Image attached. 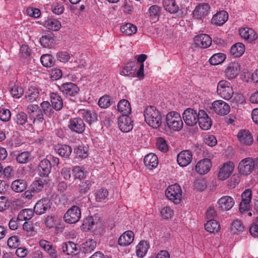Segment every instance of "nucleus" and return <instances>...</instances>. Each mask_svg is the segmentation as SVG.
Here are the masks:
<instances>
[{
  "label": "nucleus",
  "instance_id": "2f4dec72",
  "mask_svg": "<svg viewBox=\"0 0 258 258\" xmlns=\"http://www.w3.org/2000/svg\"><path fill=\"white\" fill-rule=\"evenodd\" d=\"M51 105L54 109L56 111L60 110L63 107V101L60 96L56 93L50 94Z\"/></svg>",
  "mask_w": 258,
  "mask_h": 258
},
{
  "label": "nucleus",
  "instance_id": "c85d7f7f",
  "mask_svg": "<svg viewBox=\"0 0 258 258\" xmlns=\"http://www.w3.org/2000/svg\"><path fill=\"white\" fill-rule=\"evenodd\" d=\"M117 109L118 111L122 114V115H127L132 111L131 104L126 99H122L118 102Z\"/></svg>",
  "mask_w": 258,
  "mask_h": 258
},
{
  "label": "nucleus",
  "instance_id": "a19ab883",
  "mask_svg": "<svg viewBox=\"0 0 258 258\" xmlns=\"http://www.w3.org/2000/svg\"><path fill=\"white\" fill-rule=\"evenodd\" d=\"M120 30L126 35H132L136 33L137 28L135 25L128 23L121 26Z\"/></svg>",
  "mask_w": 258,
  "mask_h": 258
},
{
  "label": "nucleus",
  "instance_id": "e2e57ef3",
  "mask_svg": "<svg viewBox=\"0 0 258 258\" xmlns=\"http://www.w3.org/2000/svg\"><path fill=\"white\" fill-rule=\"evenodd\" d=\"M20 240L16 235L11 236L7 241V245L11 248H16L19 245Z\"/></svg>",
  "mask_w": 258,
  "mask_h": 258
},
{
  "label": "nucleus",
  "instance_id": "3c124183",
  "mask_svg": "<svg viewBox=\"0 0 258 258\" xmlns=\"http://www.w3.org/2000/svg\"><path fill=\"white\" fill-rule=\"evenodd\" d=\"M98 104L101 108H106L111 104V98L109 95H105L100 98Z\"/></svg>",
  "mask_w": 258,
  "mask_h": 258
},
{
  "label": "nucleus",
  "instance_id": "4d7b16f0",
  "mask_svg": "<svg viewBox=\"0 0 258 258\" xmlns=\"http://www.w3.org/2000/svg\"><path fill=\"white\" fill-rule=\"evenodd\" d=\"M74 153L81 158H85L88 156L87 148L81 145H79L74 149Z\"/></svg>",
  "mask_w": 258,
  "mask_h": 258
},
{
  "label": "nucleus",
  "instance_id": "bf43d9fd",
  "mask_svg": "<svg viewBox=\"0 0 258 258\" xmlns=\"http://www.w3.org/2000/svg\"><path fill=\"white\" fill-rule=\"evenodd\" d=\"M52 12L57 15L62 14L64 10L63 5L58 2H54L51 5Z\"/></svg>",
  "mask_w": 258,
  "mask_h": 258
},
{
  "label": "nucleus",
  "instance_id": "c9c22d12",
  "mask_svg": "<svg viewBox=\"0 0 258 258\" xmlns=\"http://www.w3.org/2000/svg\"><path fill=\"white\" fill-rule=\"evenodd\" d=\"M163 5L165 10L171 14H175L179 10L175 0H164Z\"/></svg>",
  "mask_w": 258,
  "mask_h": 258
},
{
  "label": "nucleus",
  "instance_id": "6e6d98bb",
  "mask_svg": "<svg viewBox=\"0 0 258 258\" xmlns=\"http://www.w3.org/2000/svg\"><path fill=\"white\" fill-rule=\"evenodd\" d=\"M156 146L158 150L163 152H166L168 150L166 142L162 137H159L157 139Z\"/></svg>",
  "mask_w": 258,
  "mask_h": 258
},
{
  "label": "nucleus",
  "instance_id": "393cba45",
  "mask_svg": "<svg viewBox=\"0 0 258 258\" xmlns=\"http://www.w3.org/2000/svg\"><path fill=\"white\" fill-rule=\"evenodd\" d=\"M134 238V234L132 231L124 232L119 238L118 243L121 246H126L131 244Z\"/></svg>",
  "mask_w": 258,
  "mask_h": 258
},
{
  "label": "nucleus",
  "instance_id": "a878e982",
  "mask_svg": "<svg viewBox=\"0 0 258 258\" xmlns=\"http://www.w3.org/2000/svg\"><path fill=\"white\" fill-rule=\"evenodd\" d=\"M144 163L146 167L148 169L152 170L156 168L158 165V157L154 154H149L145 157L144 159Z\"/></svg>",
  "mask_w": 258,
  "mask_h": 258
},
{
  "label": "nucleus",
  "instance_id": "13d9d810",
  "mask_svg": "<svg viewBox=\"0 0 258 258\" xmlns=\"http://www.w3.org/2000/svg\"><path fill=\"white\" fill-rule=\"evenodd\" d=\"M91 182L90 180H83L79 184V192L83 195L86 193L90 188Z\"/></svg>",
  "mask_w": 258,
  "mask_h": 258
},
{
  "label": "nucleus",
  "instance_id": "8fccbe9b",
  "mask_svg": "<svg viewBox=\"0 0 258 258\" xmlns=\"http://www.w3.org/2000/svg\"><path fill=\"white\" fill-rule=\"evenodd\" d=\"M108 196V191L106 188H101L98 189L96 194V200L98 202H101L106 200Z\"/></svg>",
  "mask_w": 258,
  "mask_h": 258
},
{
  "label": "nucleus",
  "instance_id": "72a5a7b5",
  "mask_svg": "<svg viewBox=\"0 0 258 258\" xmlns=\"http://www.w3.org/2000/svg\"><path fill=\"white\" fill-rule=\"evenodd\" d=\"M27 185V182L25 180L19 179L13 181L11 188L15 192H21L26 189Z\"/></svg>",
  "mask_w": 258,
  "mask_h": 258
},
{
  "label": "nucleus",
  "instance_id": "f704fd0d",
  "mask_svg": "<svg viewBox=\"0 0 258 258\" xmlns=\"http://www.w3.org/2000/svg\"><path fill=\"white\" fill-rule=\"evenodd\" d=\"M245 51V46L242 43H236L233 44L230 49V53L236 57H240Z\"/></svg>",
  "mask_w": 258,
  "mask_h": 258
},
{
  "label": "nucleus",
  "instance_id": "7c9ffc66",
  "mask_svg": "<svg viewBox=\"0 0 258 258\" xmlns=\"http://www.w3.org/2000/svg\"><path fill=\"white\" fill-rule=\"evenodd\" d=\"M81 115L82 117L89 124L95 122L97 120L98 115L94 110H83Z\"/></svg>",
  "mask_w": 258,
  "mask_h": 258
},
{
  "label": "nucleus",
  "instance_id": "1a4fd4ad",
  "mask_svg": "<svg viewBox=\"0 0 258 258\" xmlns=\"http://www.w3.org/2000/svg\"><path fill=\"white\" fill-rule=\"evenodd\" d=\"M199 112L192 108H188L186 109L183 114L182 118L185 123L189 126L195 125L198 120Z\"/></svg>",
  "mask_w": 258,
  "mask_h": 258
},
{
  "label": "nucleus",
  "instance_id": "09e8293b",
  "mask_svg": "<svg viewBox=\"0 0 258 258\" xmlns=\"http://www.w3.org/2000/svg\"><path fill=\"white\" fill-rule=\"evenodd\" d=\"M23 229L28 237L33 236L36 234L34 227L30 222H25L23 225Z\"/></svg>",
  "mask_w": 258,
  "mask_h": 258
},
{
  "label": "nucleus",
  "instance_id": "a211bd4d",
  "mask_svg": "<svg viewBox=\"0 0 258 258\" xmlns=\"http://www.w3.org/2000/svg\"><path fill=\"white\" fill-rule=\"evenodd\" d=\"M211 7L207 3H202L198 5L193 12V16L197 19H201L207 16Z\"/></svg>",
  "mask_w": 258,
  "mask_h": 258
},
{
  "label": "nucleus",
  "instance_id": "603ef678",
  "mask_svg": "<svg viewBox=\"0 0 258 258\" xmlns=\"http://www.w3.org/2000/svg\"><path fill=\"white\" fill-rule=\"evenodd\" d=\"M44 187V182L41 179L34 180L31 184L30 188L31 191L38 192L42 190Z\"/></svg>",
  "mask_w": 258,
  "mask_h": 258
},
{
  "label": "nucleus",
  "instance_id": "7ed1b4c3",
  "mask_svg": "<svg viewBox=\"0 0 258 258\" xmlns=\"http://www.w3.org/2000/svg\"><path fill=\"white\" fill-rule=\"evenodd\" d=\"M166 124L174 131H179L183 127V121L180 114L175 111L168 112L166 115Z\"/></svg>",
  "mask_w": 258,
  "mask_h": 258
},
{
  "label": "nucleus",
  "instance_id": "2eb2a0df",
  "mask_svg": "<svg viewBox=\"0 0 258 258\" xmlns=\"http://www.w3.org/2000/svg\"><path fill=\"white\" fill-rule=\"evenodd\" d=\"M234 168L233 162L229 161L225 163L219 171L218 178L222 180L227 179L233 172Z\"/></svg>",
  "mask_w": 258,
  "mask_h": 258
},
{
  "label": "nucleus",
  "instance_id": "4be33fe9",
  "mask_svg": "<svg viewBox=\"0 0 258 258\" xmlns=\"http://www.w3.org/2000/svg\"><path fill=\"white\" fill-rule=\"evenodd\" d=\"M239 35L241 38L253 41L257 38V35L254 30L248 27L242 28L239 29Z\"/></svg>",
  "mask_w": 258,
  "mask_h": 258
},
{
  "label": "nucleus",
  "instance_id": "dca6fc26",
  "mask_svg": "<svg viewBox=\"0 0 258 258\" xmlns=\"http://www.w3.org/2000/svg\"><path fill=\"white\" fill-rule=\"evenodd\" d=\"M59 89L63 94L71 96L76 95L80 90L77 85L71 82L62 84L59 87Z\"/></svg>",
  "mask_w": 258,
  "mask_h": 258
},
{
  "label": "nucleus",
  "instance_id": "79ce46f5",
  "mask_svg": "<svg viewBox=\"0 0 258 258\" xmlns=\"http://www.w3.org/2000/svg\"><path fill=\"white\" fill-rule=\"evenodd\" d=\"M33 215V212L30 209L22 210L18 215V219L20 221H27L31 219Z\"/></svg>",
  "mask_w": 258,
  "mask_h": 258
},
{
  "label": "nucleus",
  "instance_id": "a18cd8bd",
  "mask_svg": "<svg viewBox=\"0 0 258 258\" xmlns=\"http://www.w3.org/2000/svg\"><path fill=\"white\" fill-rule=\"evenodd\" d=\"M40 107L43 114L50 116L54 113L53 107L48 101H43L40 104Z\"/></svg>",
  "mask_w": 258,
  "mask_h": 258
},
{
  "label": "nucleus",
  "instance_id": "f8f14e48",
  "mask_svg": "<svg viewBox=\"0 0 258 258\" xmlns=\"http://www.w3.org/2000/svg\"><path fill=\"white\" fill-rule=\"evenodd\" d=\"M240 71V67L238 62H231L225 70V77L229 80L234 79L237 77Z\"/></svg>",
  "mask_w": 258,
  "mask_h": 258
},
{
  "label": "nucleus",
  "instance_id": "774afa93",
  "mask_svg": "<svg viewBox=\"0 0 258 258\" xmlns=\"http://www.w3.org/2000/svg\"><path fill=\"white\" fill-rule=\"evenodd\" d=\"M161 216L165 219L170 218L173 215V210L169 207H165L160 212Z\"/></svg>",
  "mask_w": 258,
  "mask_h": 258
},
{
  "label": "nucleus",
  "instance_id": "b1692460",
  "mask_svg": "<svg viewBox=\"0 0 258 258\" xmlns=\"http://www.w3.org/2000/svg\"><path fill=\"white\" fill-rule=\"evenodd\" d=\"M218 203L222 210L228 211L233 207L235 202L232 198L225 196L221 197Z\"/></svg>",
  "mask_w": 258,
  "mask_h": 258
},
{
  "label": "nucleus",
  "instance_id": "c756f323",
  "mask_svg": "<svg viewBox=\"0 0 258 258\" xmlns=\"http://www.w3.org/2000/svg\"><path fill=\"white\" fill-rule=\"evenodd\" d=\"M228 18L227 13L225 11H222L213 16L212 22L215 25L221 26L227 21Z\"/></svg>",
  "mask_w": 258,
  "mask_h": 258
},
{
  "label": "nucleus",
  "instance_id": "9d476101",
  "mask_svg": "<svg viewBox=\"0 0 258 258\" xmlns=\"http://www.w3.org/2000/svg\"><path fill=\"white\" fill-rule=\"evenodd\" d=\"M211 109L216 114L221 116L227 115L230 110L228 104L221 100L214 101Z\"/></svg>",
  "mask_w": 258,
  "mask_h": 258
},
{
  "label": "nucleus",
  "instance_id": "864d4df0",
  "mask_svg": "<svg viewBox=\"0 0 258 258\" xmlns=\"http://www.w3.org/2000/svg\"><path fill=\"white\" fill-rule=\"evenodd\" d=\"M54 41L53 37L49 34L44 35L40 39L41 44L44 47H49Z\"/></svg>",
  "mask_w": 258,
  "mask_h": 258
},
{
  "label": "nucleus",
  "instance_id": "473e14b6",
  "mask_svg": "<svg viewBox=\"0 0 258 258\" xmlns=\"http://www.w3.org/2000/svg\"><path fill=\"white\" fill-rule=\"evenodd\" d=\"M149 247V243L147 241H141L136 247L137 255L139 257H144L147 252Z\"/></svg>",
  "mask_w": 258,
  "mask_h": 258
},
{
  "label": "nucleus",
  "instance_id": "69168bd1",
  "mask_svg": "<svg viewBox=\"0 0 258 258\" xmlns=\"http://www.w3.org/2000/svg\"><path fill=\"white\" fill-rule=\"evenodd\" d=\"M29 157V153L28 152H24L17 156L16 160L19 163L25 164L28 162Z\"/></svg>",
  "mask_w": 258,
  "mask_h": 258
},
{
  "label": "nucleus",
  "instance_id": "ea45409f",
  "mask_svg": "<svg viewBox=\"0 0 258 258\" xmlns=\"http://www.w3.org/2000/svg\"><path fill=\"white\" fill-rule=\"evenodd\" d=\"M96 246V242L93 239H88L82 244V248L85 253L93 251Z\"/></svg>",
  "mask_w": 258,
  "mask_h": 258
},
{
  "label": "nucleus",
  "instance_id": "6e6552de",
  "mask_svg": "<svg viewBox=\"0 0 258 258\" xmlns=\"http://www.w3.org/2000/svg\"><path fill=\"white\" fill-rule=\"evenodd\" d=\"M68 127L71 131L80 134L85 131L86 125L82 118L76 117L70 119Z\"/></svg>",
  "mask_w": 258,
  "mask_h": 258
},
{
  "label": "nucleus",
  "instance_id": "5fc2aeb1",
  "mask_svg": "<svg viewBox=\"0 0 258 258\" xmlns=\"http://www.w3.org/2000/svg\"><path fill=\"white\" fill-rule=\"evenodd\" d=\"M42 64L45 67H50L53 64V58L50 54H43L40 58Z\"/></svg>",
  "mask_w": 258,
  "mask_h": 258
},
{
  "label": "nucleus",
  "instance_id": "de8ad7c7",
  "mask_svg": "<svg viewBox=\"0 0 258 258\" xmlns=\"http://www.w3.org/2000/svg\"><path fill=\"white\" fill-rule=\"evenodd\" d=\"M137 70L136 62L131 61L128 62L121 71V74L125 76H128L134 73Z\"/></svg>",
  "mask_w": 258,
  "mask_h": 258
},
{
  "label": "nucleus",
  "instance_id": "412c9836",
  "mask_svg": "<svg viewBox=\"0 0 258 258\" xmlns=\"http://www.w3.org/2000/svg\"><path fill=\"white\" fill-rule=\"evenodd\" d=\"M27 121L28 116L25 112H21L16 115V122L18 124L23 126L26 130L30 132H34L35 130L32 123H27Z\"/></svg>",
  "mask_w": 258,
  "mask_h": 258
},
{
  "label": "nucleus",
  "instance_id": "c03bdc74",
  "mask_svg": "<svg viewBox=\"0 0 258 258\" xmlns=\"http://www.w3.org/2000/svg\"><path fill=\"white\" fill-rule=\"evenodd\" d=\"M39 95V93L37 89L34 87H31L27 92L26 98L30 102H32L38 98Z\"/></svg>",
  "mask_w": 258,
  "mask_h": 258
},
{
  "label": "nucleus",
  "instance_id": "20e7f679",
  "mask_svg": "<svg viewBox=\"0 0 258 258\" xmlns=\"http://www.w3.org/2000/svg\"><path fill=\"white\" fill-rule=\"evenodd\" d=\"M217 92L218 95L225 100L231 99L234 93L231 83L224 80L218 82Z\"/></svg>",
  "mask_w": 258,
  "mask_h": 258
},
{
  "label": "nucleus",
  "instance_id": "f03ea898",
  "mask_svg": "<svg viewBox=\"0 0 258 258\" xmlns=\"http://www.w3.org/2000/svg\"><path fill=\"white\" fill-rule=\"evenodd\" d=\"M27 111L32 125L39 126L45 123L44 114L38 105L30 104L27 106Z\"/></svg>",
  "mask_w": 258,
  "mask_h": 258
},
{
  "label": "nucleus",
  "instance_id": "cd10ccee",
  "mask_svg": "<svg viewBox=\"0 0 258 258\" xmlns=\"http://www.w3.org/2000/svg\"><path fill=\"white\" fill-rule=\"evenodd\" d=\"M55 151L61 157L66 158L69 157L72 152V148L65 144H57L54 146Z\"/></svg>",
  "mask_w": 258,
  "mask_h": 258
},
{
  "label": "nucleus",
  "instance_id": "6ab92c4d",
  "mask_svg": "<svg viewBox=\"0 0 258 258\" xmlns=\"http://www.w3.org/2000/svg\"><path fill=\"white\" fill-rule=\"evenodd\" d=\"M212 167V162L210 159L204 158L200 160L196 165V170L200 174L207 173Z\"/></svg>",
  "mask_w": 258,
  "mask_h": 258
},
{
  "label": "nucleus",
  "instance_id": "e433bc0d",
  "mask_svg": "<svg viewBox=\"0 0 258 258\" xmlns=\"http://www.w3.org/2000/svg\"><path fill=\"white\" fill-rule=\"evenodd\" d=\"M43 25L46 28L52 31H58L61 27L60 22L55 19H48L44 22Z\"/></svg>",
  "mask_w": 258,
  "mask_h": 258
},
{
  "label": "nucleus",
  "instance_id": "0eeeda50",
  "mask_svg": "<svg viewBox=\"0 0 258 258\" xmlns=\"http://www.w3.org/2000/svg\"><path fill=\"white\" fill-rule=\"evenodd\" d=\"M81 217V213L80 208L77 206H73L64 214L63 219L67 223L73 224L77 222Z\"/></svg>",
  "mask_w": 258,
  "mask_h": 258
},
{
  "label": "nucleus",
  "instance_id": "f3484780",
  "mask_svg": "<svg viewBox=\"0 0 258 258\" xmlns=\"http://www.w3.org/2000/svg\"><path fill=\"white\" fill-rule=\"evenodd\" d=\"M192 159V154L188 150L180 152L177 155V162L181 167H185L190 163Z\"/></svg>",
  "mask_w": 258,
  "mask_h": 258
},
{
  "label": "nucleus",
  "instance_id": "4c0bfd02",
  "mask_svg": "<svg viewBox=\"0 0 258 258\" xmlns=\"http://www.w3.org/2000/svg\"><path fill=\"white\" fill-rule=\"evenodd\" d=\"M61 249L63 253L70 255L77 250L76 244L71 241L64 242L61 245Z\"/></svg>",
  "mask_w": 258,
  "mask_h": 258
},
{
  "label": "nucleus",
  "instance_id": "338daca9",
  "mask_svg": "<svg viewBox=\"0 0 258 258\" xmlns=\"http://www.w3.org/2000/svg\"><path fill=\"white\" fill-rule=\"evenodd\" d=\"M74 176L76 178L81 179L84 177L85 172L83 167L80 166H75L73 169Z\"/></svg>",
  "mask_w": 258,
  "mask_h": 258
},
{
  "label": "nucleus",
  "instance_id": "052dcab7",
  "mask_svg": "<svg viewBox=\"0 0 258 258\" xmlns=\"http://www.w3.org/2000/svg\"><path fill=\"white\" fill-rule=\"evenodd\" d=\"M240 177L237 174H234L228 180L227 185L230 188H234L239 183Z\"/></svg>",
  "mask_w": 258,
  "mask_h": 258
},
{
  "label": "nucleus",
  "instance_id": "680f3d73",
  "mask_svg": "<svg viewBox=\"0 0 258 258\" xmlns=\"http://www.w3.org/2000/svg\"><path fill=\"white\" fill-rule=\"evenodd\" d=\"M10 92L13 97L19 98L23 95L24 91L21 87L15 85L11 88Z\"/></svg>",
  "mask_w": 258,
  "mask_h": 258
},
{
  "label": "nucleus",
  "instance_id": "bb28decb",
  "mask_svg": "<svg viewBox=\"0 0 258 258\" xmlns=\"http://www.w3.org/2000/svg\"><path fill=\"white\" fill-rule=\"evenodd\" d=\"M237 136L241 143L247 145H251L253 141L251 133L247 130H241Z\"/></svg>",
  "mask_w": 258,
  "mask_h": 258
},
{
  "label": "nucleus",
  "instance_id": "aec40b11",
  "mask_svg": "<svg viewBox=\"0 0 258 258\" xmlns=\"http://www.w3.org/2000/svg\"><path fill=\"white\" fill-rule=\"evenodd\" d=\"M51 204L48 199H42L38 201L34 208V212L38 215L44 214L47 210L50 209Z\"/></svg>",
  "mask_w": 258,
  "mask_h": 258
},
{
  "label": "nucleus",
  "instance_id": "f257e3e1",
  "mask_svg": "<svg viewBox=\"0 0 258 258\" xmlns=\"http://www.w3.org/2000/svg\"><path fill=\"white\" fill-rule=\"evenodd\" d=\"M144 116L145 121L153 128H157L162 123L161 113L155 106H147L144 111Z\"/></svg>",
  "mask_w": 258,
  "mask_h": 258
},
{
  "label": "nucleus",
  "instance_id": "49530a36",
  "mask_svg": "<svg viewBox=\"0 0 258 258\" xmlns=\"http://www.w3.org/2000/svg\"><path fill=\"white\" fill-rule=\"evenodd\" d=\"M244 229V226L240 220H235L231 223L230 230L234 234L242 232Z\"/></svg>",
  "mask_w": 258,
  "mask_h": 258
},
{
  "label": "nucleus",
  "instance_id": "0e129e2a",
  "mask_svg": "<svg viewBox=\"0 0 258 258\" xmlns=\"http://www.w3.org/2000/svg\"><path fill=\"white\" fill-rule=\"evenodd\" d=\"M150 17L153 19L157 18L160 13V8L157 5L151 6L149 9Z\"/></svg>",
  "mask_w": 258,
  "mask_h": 258
},
{
  "label": "nucleus",
  "instance_id": "9b49d317",
  "mask_svg": "<svg viewBox=\"0 0 258 258\" xmlns=\"http://www.w3.org/2000/svg\"><path fill=\"white\" fill-rule=\"evenodd\" d=\"M118 126L121 132L128 133L133 128L134 121L128 115H121L118 118Z\"/></svg>",
  "mask_w": 258,
  "mask_h": 258
},
{
  "label": "nucleus",
  "instance_id": "39448f33",
  "mask_svg": "<svg viewBox=\"0 0 258 258\" xmlns=\"http://www.w3.org/2000/svg\"><path fill=\"white\" fill-rule=\"evenodd\" d=\"M166 197L175 204L180 203L182 198V191L179 184L169 185L165 191Z\"/></svg>",
  "mask_w": 258,
  "mask_h": 258
},
{
  "label": "nucleus",
  "instance_id": "423d86ee",
  "mask_svg": "<svg viewBox=\"0 0 258 258\" xmlns=\"http://www.w3.org/2000/svg\"><path fill=\"white\" fill-rule=\"evenodd\" d=\"M239 173L242 176H247L254 170L253 158L246 157L241 160L237 167Z\"/></svg>",
  "mask_w": 258,
  "mask_h": 258
},
{
  "label": "nucleus",
  "instance_id": "4468645a",
  "mask_svg": "<svg viewBox=\"0 0 258 258\" xmlns=\"http://www.w3.org/2000/svg\"><path fill=\"white\" fill-rule=\"evenodd\" d=\"M194 41L196 46L201 48H207L211 45L212 40L208 35L201 34L195 37Z\"/></svg>",
  "mask_w": 258,
  "mask_h": 258
},
{
  "label": "nucleus",
  "instance_id": "58836bf2",
  "mask_svg": "<svg viewBox=\"0 0 258 258\" xmlns=\"http://www.w3.org/2000/svg\"><path fill=\"white\" fill-rule=\"evenodd\" d=\"M205 229L210 233L218 232L220 229V224L215 220L211 219L205 224Z\"/></svg>",
  "mask_w": 258,
  "mask_h": 258
},
{
  "label": "nucleus",
  "instance_id": "37998d69",
  "mask_svg": "<svg viewBox=\"0 0 258 258\" xmlns=\"http://www.w3.org/2000/svg\"><path fill=\"white\" fill-rule=\"evenodd\" d=\"M226 58V55L222 53H216L209 59V62L212 65H217L222 63Z\"/></svg>",
  "mask_w": 258,
  "mask_h": 258
},
{
  "label": "nucleus",
  "instance_id": "5701e85b",
  "mask_svg": "<svg viewBox=\"0 0 258 258\" xmlns=\"http://www.w3.org/2000/svg\"><path fill=\"white\" fill-rule=\"evenodd\" d=\"M51 166L50 160L45 159L42 160L38 167L40 175L43 177L47 176L50 173Z\"/></svg>",
  "mask_w": 258,
  "mask_h": 258
},
{
  "label": "nucleus",
  "instance_id": "ddd939ff",
  "mask_svg": "<svg viewBox=\"0 0 258 258\" xmlns=\"http://www.w3.org/2000/svg\"><path fill=\"white\" fill-rule=\"evenodd\" d=\"M198 122L200 128L204 131L209 130L212 124L211 118L204 110H200L199 111Z\"/></svg>",
  "mask_w": 258,
  "mask_h": 258
}]
</instances>
